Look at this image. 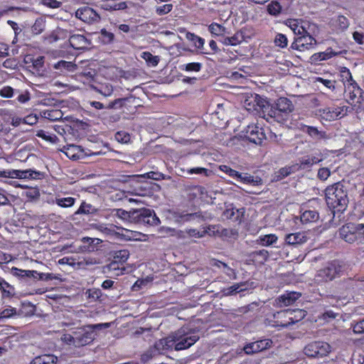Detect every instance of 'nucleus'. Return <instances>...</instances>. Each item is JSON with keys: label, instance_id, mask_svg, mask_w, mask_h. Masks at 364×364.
I'll return each instance as SVG.
<instances>
[{"label": "nucleus", "instance_id": "nucleus-19", "mask_svg": "<svg viewBox=\"0 0 364 364\" xmlns=\"http://www.w3.org/2000/svg\"><path fill=\"white\" fill-rule=\"evenodd\" d=\"M285 242L289 245H299L307 242L308 237L304 232L287 234L284 238Z\"/></svg>", "mask_w": 364, "mask_h": 364}, {"label": "nucleus", "instance_id": "nucleus-28", "mask_svg": "<svg viewBox=\"0 0 364 364\" xmlns=\"http://www.w3.org/2000/svg\"><path fill=\"white\" fill-rule=\"evenodd\" d=\"M268 341H259L246 345L244 350L247 354L259 352L267 348Z\"/></svg>", "mask_w": 364, "mask_h": 364}, {"label": "nucleus", "instance_id": "nucleus-38", "mask_svg": "<svg viewBox=\"0 0 364 364\" xmlns=\"http://www.w3.org/2000/svg\"><path fill=\"white\" fill-rule=\"evenodd\" d=\"M175 217L177 218V220L179 222H188L195 218H203L202 213L200 212L193 213H176Z\"/></svg>", "mask_w": 364, "mask_h": 364}, {"label": "nucleus", "instance_id": "nucleus-12", "mask_svg": "<svg viewBox=\"0 0 364 364\" xmlns=\"http://www.w3.org/2000/svg\"><path fill=\"white\" fill-rule=\"evenodd\" d=\"M137 222L147 225H158L160 223L159 218L153 210L141 208L134 212Z\"/></svg>", "mask_w": 364, "mask_h": 364}, {"label": "nucleus", "instance_id": "nucleus-34", "mask_svg": "<svg viewBox=\"0 0 364 364\" xmlns=\"http://www.w3.org/2000/svg\"><path fill=\"white\" fill-rule=\"evenodd\" d=\"M92 89L105 97L111 96L113 93V87L109 83L92 85Z\"/></svg>", "mask_w": 364, "mask_h": 364}, {"label": "nucleus", "instance_id": "nucleus-26", "mask_svg": "<svg viewBox=\"0 0 364 364\" xmlns=\"http://www.w3.org/2000/svg\"><path fill=\"white\" fill-rule=\"evenodd\" d=\"M0 291L3 299L12 298L16 292L13 285L7 282L2 277L0 276Z\"/></svg>", "mask_w": 364, "mask_h": 364}, {"label": "nucleus", "instance_id": "nucleus-9", "mask_svg": "<svg viewBox=\"0 0 364 364\" xmlns=\"http://www.w3.org/2000/svg\"><path fill=\"white\" fill-rule=\"evenodd\" d=\"M352 108L348 106H333V107H328L323 109H319V113L321 117L328 122H331L337 119L338 118L343 117L347 115L348 112L351 111Z\"/></svg>", "mask_w": 364, "mask_h": 364}, {"label": "nucleus", "instance_id": "nucleus-43", "mask_svg": "<svg viewBox=\"0 0 364 364\" xmlns=\"http://www.w3.org/2000/svg\"><path fill=\"white\" fill-rule=\"evenodd\" d=\"M208 31L213 36H223L225 33V28L218 23H212L208 26Z\"/></svg>", "mask_w": 364, "mask_h": 364}, {"label": "nucleus", "instance_id": "nucleus-46", "mask_svg": "<svg viewBox=\"0 0 364 364\" xmlns=\"http://www.w3.org/2000/svg\"><path fill=\"white\" fill-rule=\"evenodd\" d=\"M129 257V252L128 250H120L114 253V259L115 262L121 264L125 263Z\"/></svg>", "mask_w": 364, "mask_h": 364}, {"label": "nucleus", "instance_id": "nucleus-21", "mask_svg": "<svg viewBox=\"0 0 364 364\" xmlns=\"http://www.w3.org/2000/svg\"><path fill=\"white\" fill-rule=\"evenodd\" d=\"M269 257V252L266 250H259L250 252L248 255L250 262L255 265L263 264Z\"/></svg>", "mask_w": 364, "mask_h": 364}, {"label": "nucleus", "instance_id": "nucleus-47", "mask_svg": "<svg viewBox=\"0 0 364 364\" xmlns=\"http://www.w3.org/2000/svg\"><path fill=\"white\" fill-rule=\"evenodd\" d=\"M16 314L17 311L16 308L11 306L6 308L0 311V322L4 319L12 318Z\"/></svg>", "mask_w": 364, "mask_h": 364}, {"label": "nucleus", "instance_id": "nucleus-63", "mask_svg": "<svg viewBox=\"0 0 364 364\" xmlns=\"http://www.w3.org/2000/svg\"><path fill=\"white\" fill-rule=\"evenodd\" d=\"M146 175L149 178L156 181L163 180L165 178L164 174L159 171H149Z\"/></svg>", "mask_w": 364, "mask_h": 364}, {"label": "nucleus", "instance_id": "nucleus-50", "mask_svg": "<svg viewBox=\"0 0 364 364\" xmlns=\"http://www.w3.org/2000/svg\"><path fill=\"white\" fill-rule=\"evenodd\" d=\"M274 43L277 46L282 48H286L288 44V39L286 35L277 33L274 38Z\"/></svg>", "mask_w": 364, "mask_h": 364}, {"label": "nucleus", "instance_id": "nucleus-1", "mask_svg": "<svg viewBox=\"0 0 364 364\" xmlns=\"http://www.w3.org/2000/svg\"><path fill=\"white\" fill-rule=\"evenodd\" d=\"M289 28L295 36L291 48L299 51H305L313 48L316 45V38L309 33L310 23L299 19L288 21Z\"/></svg>", "mask_w": 364, "mask_h": 364}, {"label": "nucleus", "instance_id": "nucleus-51", "mask_svg": "<svg viewBox=\"0 0 364 364\" xmlns=\"http://www.w3.org/2000/svg\"><path fill=\"white\" fill-rule=\"evenodd\" d=\"M315 82H321L326 87L331 90V91H334L336 90V81L324 79L321 77H316L315 78Z\"/></svg>", "mask_w": 364, "mask_h": 364}, {"label": "nucleus", "instance_id": "nucleus-39", "mask_svg": "<svg viewBox=\"0 0 364 364\" xmlns=\"http://www.w3.org/2000/svg\"><path fill=\"white\" fill-rule=\"evenodd\" d=\"M202 68H203V64L201 63H198V62L188 63L181 65L179 66V68L181 70L188 72V73L200 72Z\"/></svg>", "mask_w": 364, "mask_h": 364}, {"label": "nucleus", "instance_id": "nucleus-45", "mask_svg": "<svg viewBox=\"0 0 364 364\" xmlns=\"http://www.w3.org/2000/svg\"><path fill=\"white\" fill-rule=\"evenodd\" d=\"M99 38L102 43L109 44L114 41V35L113 33L107 31L105 28H102L100 32Z\"/></svg>", "mask_w": 364, "mask_h": 364}, {"label": "nucleus", "instance_id": "nucleus-14", "mask_svg": "<svg viewBox=\"0 0 364 364\" xmlns=\"http://www.w3.org/2000/svg\"><path fill=\"white\" fill-rule=\"evenodd\" d=\"M301 296L300 292L287 291L275 299V305L278 307L288 306L294 304Z\"/></svg>", "mask_w": 364, "mask_h": 364}, {"label": "nucleus", "instance_id": "nucleus-58", "mask_svg": "<svg viewBox=\"0 0 364 364\" xmlns=\"http://www.w3.org/2000/svg\"><path fill=\"white\" fill-rule=\"evenodd\" d=\"M331 175L328 168H320L318 171L317 177L321 181H326Z\"/></svg>", "mask_w": 364, "mask_h": 364}, {"label": "nucleus", "instance_id": "nucleus-44", "mask_svg": "<svg viewBox=\"0 0 364 364\" xmlns=\"http://www.w3.org/2000/svg\"><path fill=\"white\" fill-rule=\"evenodd\" d=\"M97 213V209L92 206L90 203H87L85 202H82L77 210L76 213L77 214H95Z\"/></svg>", "mask_w": 364, "mask_h": 364}, {"label": "nucleus", "instance_id": "nucleus-27", "mask_svg": "<svg viewBox=\"0 0 364 364\" xmlns=\"http://www.w3.org/2000/svg\"><path fill=\"white\" fill-rule=\"evenodd\" d=\"M237 181L244 184L258 186L262 183V180L259 176H253L248 173H240Z\"/></svg>", "mask_w": 364, "mask_h": 364}, {"label": "nucleus", "instance_id": "nucleus-52", "mask_svg": "<svg viewBox=\"0 0 364 364\" xmlns=\"http://www.w3.org/2000/svg\"><path fill=\"white\" fill-rule=\"evenodd\" d=\"M118 230H120L122 232H118V234L121 235L122 237H124L127 240H137L135 237L136 236V232L129 230L128 229H125L123 228L117 227Z\"/></svg>", "mask_w": 364, "mask_h": 364}, {"label": "nucleus", "instance_id": "nucleus-16", "mask_svg": "<svg viewBox=\"0 0 364 364\" xmlns=\"http://www.w3.org/2000/svg\"><path fill=\"white\" fill-rule=\"evenodd\" d=\"M175 345L176 338L168 336L156 341L154 343V348L158 353L163 354L168 350H175Z\"/></svg>", "mask_w": 364, "mask_h": 364}, {"label": "nucleus", "instance_id": "nucleus-56", "mask_svg": "<svg viewBox=\"0 0 364 364\" xmlns=\"http://www.w3.org/2000/svg\"><path fill=\"white\" fill-rule=\"evenodd\" d=\"M208 232L207 230H203V231H199L197 229L190 228L186 230V233L189 237L200 238L204 237Z\"/></svg>", "mask_w": 364, "mask_h": 364}, {"label": "nucleus", "instance_id": "nucleus-8", "mask_svg": "<svg viewBox=\"0 0 364 364\" xmlns=\"http://www.w3.org/2000/svg\"><path fill=\"white\" fill-rule=\"evenodd\" d=\"M44 177V173L32 170H0V178H20V179H41Z\"/></svg>", "mask_w": 364, "mask_h": 364}, {"label": "nucleus", "instance_id": "nucleus-15", "mask_svg": "<svg viewBox=\"0 0 364 364\" xmlns=\"http://www.w3.org/2000/svg\"><path fill=\"white\" fill-rule=\"evenodd\" d=\"M346 87L348 97L353 102L360 103L364 101V90L358 85L356 81L350 82Z\"/></svg>", "mask_w": 364, "mask_h": 364}, {"label": "nucleus", "instance_id": "nucleus-23", "mask_svg": "<svg viewBox=\"0 0 364 364\" xmlns=\"http://www.w3.org/2000/svg\"><path fill=\"white\" fill-rule=\"evenodd\" d=\"M69 43L72 48L75 50H83L87 46V40L85 36L80 34H73L69 36Z\"/></svg>", "mask_w": 364, "mask_h": 364}, {"label": "nucleus", "instance_id": "nucleus-64", "mask_svg": "<svg viewBox=\"0 0 364 364\" xmlns=\"http://www.w3.org/2000/svg\"><path fill=\"white\" fill-rule=\"evenodd\" d=\"M31 99V95L28 91H25L24 92L20 93L18 97H16V100L20 103H26Z\"/></svg>", "mask_w": 364, "mask_h": 364}, {"label": "nucleus", "instance_id": "nucleus-42", "mask_svg": "<svg viewBox=\"0 0 364 364\" xmlns=\"http://www.w3.org/2000/svg\"><path fill=\"white\" fill-rule=\"evenodd\" d=\"M278 237L274 234L260 235L258 241L263 246H269L277 242Z\"/></svg>", "mask_w": 364, "mask_h": 364}, {"label": "nucleus", "instance_id": "nucleus-53", "mask_svg": "<svg viewBox=\"0 0 364 364\" xmlns=\"http://www.w3.org/2000/svg\"><path fill=\"white\" fill-rule=\"evenodd\" d=\"M220 169L227 173L229 176L232 177V178L235 179L237 181V177L240 176V172L232 169L228 166L223 165L220 166Z\"/></svg>", "mask_w": 364, "mask_h": 364}, {"label": "nucleus", "instance_id": "nucleus-31", "mask_svg": "<svg viewBox=\"0 0 364 364\" xmlns=\"http://www.w3.org/2000/svg\"><path fill=\"white\" fill-rule=\"evenodd\" d=\"M76 198L73 197L62 198L59 195L57 196L52 201L53 204H56L60 208H68L74 205Z\"/></svg>", "mask_w": 364, "mask_h": 364}, {"label": "nucleus", "instance_id": "nucleus-32", "mask_svg": "<svg viewBox=\"0 0 364 364\" xmlns=\"http://www.w3.org/2000/svg\"><path fill=\"white\" fill-rule=\"evenodd\" d=\"M187 37L190 41H191L195 47L200 50L203 54H210V52L203 50V46L205 44V39L194 34L188 33Z\"/></svg>", "mask_w": 364, "mask_h": 364}, {"label": "nucleus", "instance_id": "nucleus-36", "mask_svg": "<svg viewBox=\"0 0 364 364\" xmlns=\"http://www.w3.org/2000/svg\"><path fill=\"white\" fill-rule=\"evenodd\" d=\"M339 75L341 77V80L342 81L345 87H346L347 85L350 84V82L355 81L353 78L350 70L346 67L343 66L339 68Z\"/></svg>", "mask_w": 364, "mask_h": 364}, {"label": "nucleus", "instance_id": "nucleus-20", "mask_svg": "<svg viewBox=\"0 0 364 364\" xmlns=\"http://www.w3.org/2000/svg\"><path fill=\"white\" fill-rule=\"evenodd\" d=\"M198 339L199 336L197 335H185L184 337L181 338L180 340L176 338L175 350L178 351L188 348Z\"/></svg>", "mask_w": 364, "mask_h": 364}, {"label": "nucleus", "instance_id": "nucleus-55", "mask_svg": "<svg viewBox=\"0 0 364 364\" xmlns=\"http://www.w3.org/2000/svg\"><path fill=\"white\" fill-rule=\"evenodd\" d=\"M75 65L72 62H68L65 60H60L55 64V68L56 69H64L68 71H72L75 68Z\"/></svg>", "mask_w": 364, "mask_h": 364}, {"label": "nucleus", "instance_id": "nucleus-17", "mask_svg": "<svg viewBox=\"0 0 364 364\" xmlns=\"http://www.w3.org/2000/svg\"><path fill=\"white\" fill-rule=\"evenodd\" d=\"M323 160L321 153L316 155H306L299 159V166L301 169L309 168L314 165L318 164Z\"/></svg>", "mask_w": 364, "mask_h": 364}, {"label": "nucleus", "instance_id": "nucleus-29", "mask_svg": "<svg viewBox=\"0 0 364 364\" xmlns=\"http://www.w3.org/2000/svg\"><path fill=\"white\" fill-rule=\"evenodd\" d=\"M319 218L318 213L315 210H304L300 215V220L303 224L316 222Z\"/></svg>", "mask_w": 364, "mask_h": 364}, {"label": "nucleus", "instance_id": "nucleus-25", "mask_svg": "<svg viewBox=\"0 0 364 364\" xmlns=\"http://www.w3.org/2000/svg\"><path fill=\"white\" fill-rule=\"evenodd\" d=\"M104 2L101 4V8L105 11H114L124 10L127 8L126 1H121L115 3L116 0H103Z\"/></svg>", "mask_w": 364, "mask_h": 364}, {"label": "nucleus", "instance_id": "nucleus-54", "mask_svg": "<svg viewBox=\"0 0 364 364\" xmlns=\"http://www.w3.org/2000/svg\"><path fill=\"white\" fill-rule=\"evenodd\" d=\"M173 9L172 4H166L162 6H159L156 7V13L159 16H163L168 14Z\"/></svg>", "mask_w": 364, "mask_h": 364}, {"label": "nucleus", "instance_id": "nucleus-3", "mask_svg": "<svg viewBox=\"0 0 364 364\" xmlns=\"http://www.w3.org/2000/svg\"><path fill=\"white\" fill-rule=\"evenodd\" d=\"M304 314L300 309H285L277 311L269 320L270 326L285 328L300 321Z\"/></svg>", "mask_w": 364, "mask_h": 364}, {"label": "nucleus", "instance_id": "nucleus-49", "mask_svg": "<svg viewBox=\"0 0 364 364\" xmlns=\"http://www.w3.org/2000/svg\"><path fill=\"white\" fill-rule=\"evenodd\" d=\"M115 139L122 144H127L130 141L131 136L125 131H119L115 134Z\"/></svg>", "mask_w": 364, "mask_h": 364}, {"label": "nucleus", "instance_id": "nucleus-62", "mask_svg": "<svg viewBox=\"0 0 364 364\" xmlns=\"http://www.w3.org/2000/svg\"><path fill=\"white\" fill-rule=\"evenodd\" d=\"M241 42L238 36L235 35L231 37H227L224 40V44L227 46H237Z\"/></svg>", "mask_w": 364, "mask_h": 364}, {"label": "nucleus", "instance_id": "nucleus-41", "mask_svg": "<svg viewBox=\"0 0 364 364\" xmlns=\"http://www.w3.org/2000/svg\"><path fill=\"white\" fill-rule=\"evenodd\" d=\"M36 136L51 144H55L58 141V138L55 134H50L43 129L38 130Z\"/></svg>", "mask_w": 364, "mask_h": 364}, {"label": "nucleus", "instance_id": "nucleus-60", "mask_svg": "<svg viewBox=\"0 0 364 364\" xmlns=\"http://www.w3.org/2000/svg\"><path fill=\"white\" fill-rule=\"evenodd\" d=\"M353 331L356 334L364 333V319L356 322L352 326Z\"/></svg>", "mask_w": 364, "mask_h": 364}, {"label": "nucleus", "instance_id": "nucleus-24", "mask_svg": "<svg viewBox=\"0 0 364 364\" xmlns=\"http://www.w3.org/2000/svg\"><path fill=\"white\" fill-rule=\"evenodd\" d=\"M68 37V32L67 30L58 27L51 33L45 36V40L49 43H53L60 40H64Z\"/></svg>", "mask_w": 364, "mask_h": 364}, {"label": "nucleus", "instance_id": "nucleus-10", "mask_svg": "<svg viewBox=\"0 0 364 364\" xmlns=\"http://www.w3.org/2000/svg\"><path fill=\"white\" fill-rule=\"evenodd\" d=\"M75 17L89 25L96 24L101 20L100 15L92 7L82 6L75 11Z\"/></svg>", "mask_w": 364, "mask_h": 364}, {"label": "nucleus", "instance_id": "nucleus-35", "mask_svg": "<svg viewBox=\"0 0 364 364\" xmlns=\"http://www.w3.org/2000/svg\"><path fill=\"white\" fill-rule=\"evenodd\" d=\"M57 358L53 355L45 354L36 357L30 364H55Z\"/></svg>", "mask_w": 364, "mask_h": 364}, {"label": "nucleus", "instance_id": "nucleus-22", "mask_svg": "<svg viewBox=\"0 0 364 364\" xmlns=\"http://www.w3.org/2000/svg\"><path fill=\"white\" fill-rule=\"evenodd\" d=\"M302 131L316 141L328 139L326 132L318 130L316 127L304 125Z\"/></svg>", "mask_w": 364, "mask_h": 364}, {"label": "nucleus", "instance_id": "nucleus-61", "mask_svg": "<svg viewBox=\"0 0 364 364\" xmlns=\"http://www.w3.org/2000/svg\"><path fill=\"white\" fill-rule=\"evenodd\" d=\"M87 293L88 294V298L95 300L102 296V291L100 289H90L87 290Z\"/></svg>", "mask_w": 364, "mask_h": 364}, {"label": "nucleus", "instance_id": "nucleus-37", "mask_svg": "<svg viewBox=\"0 0 364 364\" xmlns=\"http://www.w3.org/2000/svg\"><path fill=\"white\" fill-rule=\"evenodd\" d=\"M141 58L144 59L149 66L155 67L159 61L160 58L158 55H154L149 51H144L141 54Z\"/></svg>", "mask_w": 364, "mask_h": 364}, {"label": "nucleus", "instance_id": "nucleus-33", "mask_svg": "<svg viewBox=\"0 0 364 364\" xmlns=\"http://www.w3.org/2000/svg\"><path fill=\"white\" fill-rule=\"evenodd\" d=\"M336 53L331 48H328L324 52L316 53L312 55L311 60L314 62L326 60L335 56Z\"/></svg>", "mask_w": 364, "mask_h": 364}, {"label": "nucleus", "instance_id": "nucleus-7", "mask_svg": "<svg viewBox=\"0 0 364 364\" xmlns=\"http://www.w3.org/2000/svg\"><path fill=\"white\" fill-rule=\"evenodd\" d=\"M331 351V346L326 342L315 341L306 344L304 353L309 358H320L327 356Z\"/></svg>", "mask_w": 364, "mask_h": 364}, {"label": "nucleus", "instance_id": "nucleus-30", "mask_svg": "<svg viewBox=\"0 0 364 364\" xmlns=\"http://www.w3.org/2000/svg\"><path fill=\"white\" fill-rule=\"evenodd\" d=\"M41 116L50 121H58L63 117V113L58 109H47L41 112Z\"/></svg>", "mask_w": 364, "mask_h": 364}, {"label": "nucleus", "instance_id": "nucleus-57", "mask_svg": "<svg viewBox=\"0 0 364 364\" xmlns=\"http://www.w3.org/2000/svg\"><path fill=\"white\" fill-rule=\"evenodd\" d=\"M14 93V89L10 86H4L0 90V96L5 98L13 97Z\"/></svg>", "mask_w": 364, "mask_h": 364}, {"label": "nucleus", "instance_id": "nucleus-18", "mask_svg": "<svg viewBox=\"0 0 364 364\" xmlns=\"http://www.w3.org/2000/svg\"><path fill=\"white\" fill-rule=\"evenodd\" d=\"M10 273L22 282H28L29 279L36 278V276L39 274L35 270H24L15 267L11 269Z\"/></svg>", "mask_w": 364, "mask_h": 364}, {"label": "nucleus", "instance_id": "nucleus-48", "mask_svg": "<svg viewBox=\"0 0 364 364\" xmlns=\"http://www.w3.org/2000/svg\"><path fill=\"white\" fill-rule=\"evenodd\" d=\"M282 6L278 1H271L267 6V11L269 14L277 16L281 13Z\"/></svg>", "mask_w": 364, "mask_h": 364}, {"label": "nucleus", "instance_id": "nucleus-13", "mask_svg": "<svg viewBox=\"0 0 364 364\" xmlns=\"http://www.w3.org/2000/svg\"><path fill=\"white\" fill-rule=\"evenodd\" d=\"M245 137L255 144H261L266 139L263 129L257 124H250L247 127Z\"/></svg>", "mask_w": 364, "mask_h": 364}, {"label": "nucleus", "instance_id": "nucleus-5", "mask_svg": "<svg viewBox=\"0 0 364 364\" xmlns=\"http://www.w3.org/2000/svg\"><path fill=\"white\" fill-rule=\"evenodd\" d=\"M294 109L291 101L287 97H279L275 105H268L263 111L267 112V116L273 120L282 122L284 121L287 116Z\"/></svg>", "mask_w": 364, "mask_h": 364}, {"label": "nucleus", "instance_id": "nucleus-2", "mask_svg": "<svg viewBox=\"0 0 364 364\" xmlns=\"http://www.w3.org/2000/svg\"><path fill=\"white\" fill-rule=\"evenodd\" d=\"M325 197L333 216L336 213H343L346 210L348 204V191L341 182L328 186L325 189Z\"/></svg>", "mask_w": 364, "mask_h": 364}, {"label": "nucleus", "instance_id": "nucleus-11", "mask_svg": "<svg viewBox=\"0 0 364 364\" xmlns=\"http://www.w3.org/2000/svg\"><path fill=\"white\" fill-rule=\"evenodd\" d=\"M358 230V223H348L339 229L338 234L345 242L352 244L359 241Z\"/></svg>", "mask_w": 364, "mask_h": 364}, {"label": "nucleus", "instance_id": "nucleus-40", "mask_svg": "<svg viewBox=\"0 0 364 364\" xmlns=\"http://www.w3.org/2000/svg\"><path fill=\"white\" fill-rule=\"evenodd\" d=\"M46 28V20L41 17L37 18L31 26L32 33L39 35L44 31Z\"/></svg>", "mask_w": 364, "mask_h": 364}, {"label": "nucleus", "instance_id": "nucleus-6", "mask_svg": "<svg viewBox=\"0 0 364 364\" xmlns=\"http://www.w3.org/2000/svg\"><path fill=\"white\" fill-rule=\"evenodd\" d=\"M343 272V265L338 259H333L326 263L318 269L315 275L317 283H326L339 277Z\"/></svg>", "mask_w": 364, "mask_h": 364}, {"label": "nucleus", "instance_id": "nucleus-59", "mask_svg": "<svg viewBox=\"0 0 364 364\" xmlns=\"http://www.w3.org/2000/svg\"><path fill=\"white\" fill-rule=\"evenodd\" d=\"M42 4L51 9H58L61 6V2L58 0H42Z\"/></svg>", "mask_w": 364, "mask_h": 364}, {"label": "nucleus", "instance_id": "nucleus-4", "mask_svg": "<svg viewBox=\"0 0 364 364\" xmlns=\"http://www.w3.org/2000/svg\"><path fill=\"white\" fill-rule=\"evenodd\" d=\"M102 326L108 327L109 324L108 323H99L89 326V330L85 328L78 329L77 331H73L72 335H65V339L66 341L69 342L70 344H73L75 347L88 345L95 339V333L94 329H100Z\"/></svg>", "mask_w": 364, "mask_h": 364}]
</instances>
